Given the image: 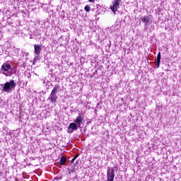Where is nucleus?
<instances>
[{
  "instance_id": "f03ea898",
  "label": "nucleus",
  "mask_w": 181,
  "mask_h": 181,
  "mask_svg": "<svg viewBox=\"0 0 181 181\" xmlns=\"http://www.w3.org/2000/svg\"><path fill=\"white\" fill-rule=\"evenodd\" d=\"M3 86L2 91H5V93H11V91H12V90L16 87V83H15V81L11 80L9 82H6Z\"/></svg>"
},
{
  "instance_id": "2eb2a0df",
  "label": "nucleus",
  "mask_w": 181,
  "mask_h": 181,
  "mask_svg": "<svg viewBox=\"0 0 181 181\" xmlns=\"http://www.w3.org/2000/svg\"><path fill=\"white\" fill-rule=\"evenodd\" d=\"M77 158H78V154H77L76 156H75L72 160H71V163H74V160H76V159H77Z\"/></svg>"
},
{
  "instance_id": "f257e3e1",
  "label": "nucleus",
  "mask_w": 181,
  "mask_h": 181,
  "mask_svg": "<svg viewBox=\"0 0 181 181\" xmlns=\"http://www.w3.org/2000/svg\"><path fill=\"white\" fill-rule=\"evenodd\" d=\"M0 73L6 76V77H11L14 73H16V69L12 67V62L11 61H7L2 64Z\"/></svg>"
},
{
  "instance_id": "6e6552de",
  "label": "nucleus",
  "mask_w": 181,
  "mask_h": 181,
  "mask_svg": "<svg viewBox=\"0 0 181 181\" xmlns=\"http://www.w3.org/2000/svg\"><path fill=\"white\" fill-rule=\"evenodd\" d=\"M141 22L145 24V26L148 25V23H151L152 21H151V16H144L141 18Z\"/></svg>"
},
{
  "instance_id": "dca6fc26",
  "label": "nucleus",
  "mask_w": 181,
  "mask_h": 181,
  "mask_svg": "<svg viewBox=\"0 0 181 181\" xmlns=\"http://www.w3.org/2000/svg\"><path fill=\"white\" fill-rule=\"evenodd\" d=\"M62 177H56L54 179V180H57V181H58V180H62Z\"/></svg>"
},
{
  "instance_id": "ddd939ff",
  "label": "nucleus",
  "mask_w": 181,
  "mask_h": 181,
  "mask_svg": "<svg viewBox=\"0 0 181 181\" xmlns=\"http://www.w3.org/2000/svg\"><path fill=\"white\" fill-rule=\"evenodd\" d=\"M90 9H91V7H90V6L88 5L86 6L84 8V10L86 11V12H90Z\"/></svg>"
},
{
  "instance_id": "9d476101",
  "label": "nucleus",
  "mask_w": 181,
  "mask_h": 181,
  "mask_svg": "<svg viewBox=\"0 0 181 181\" xmlns=\"http://www.w3.org/2000/svg\"><path fill=\"white\" fill-rule=\"evenodd\" d=\"M160 59H161L160 52H158L157 55V58L156 59V66L158 69H159V66H160Z\"/></svg>"
},
{
  "instance_id": "39448f33",
  "label": "nucleus",
  "mask_w": 181,
  "mask_h": 181,
  "mask_svg": "<svg viewBox=\"0 0 181 181\" xmlns=\"http://www.w3.org/2000/svg\"><path fill=\"white\" fill-rule=\"evenodd\" d=\"M78 128L79 127L74 122H71L68 127L67 132L68 134H73V132H74V131H77Z\"/></svg>"
},
{
  "instance_id": "7ed1b4c3",
  "label": "nucleus",
  "mask_w": 181,
  "mask_h": 181,
  "mask_svg": "<svg viewBox=\"0 0 181 181\" xmlns=\"http://www.w3.org/2000/svg\"><path fill=\"white\" fill-rule=\"evenodd\" d=\"M107 181H114V177H115V172L114 171L113 168L107 167Z\"/></svg>"
},
{
  "instance_id": "4468645a",
  "label": "nucleus",
  "mask_w": 181,
  "mask_h": 181,
  "mask_svg": "<svg viewBox=\"0 0 181 181\" xmlns=\"http://www.w3.org/2000/svg\"><path fill=\"white\" fill-rule=\"evenodd\" d=\"M40 55H35V57H34V59H33V63L37 62V60H39V57H40Z\"/></svg>"
},
{
  "instance_id": "f3484780",
  "label": "nucleus",
  "mask_w": 181,
  "mask_h": 181,
  "mask_svg": "<svg viewBox=\"0 0 181 181\" xmlns=\"http://www.w3.org/2000/svg\"><path fill=\"white\" fill-rule=\"evenodd\" d=\"M89 2L94 4V2H95V0H88Z\"/></svg>"
},
{
  "instance_id": "9b49d317",
  "label": "nucleus",
  "mask_w": 181,
  "mask_h": 181,
  "mask_svg": "<svg viewBox=\"0 0 181 181\" xmlns=\"http://www.w3.org/2000/svg\"><path fill=\"white\" fill-rule=\"evenodd\" d=\"M59 90H60V86L59 85H56V86H54L51 93L52 94H58Z\"/></svg>"
},
{
  "instance_id": "0eeeda50",
  "label": "nucleus",
  "mask_w": 181,
  "mask_h": 181,
  "mask_svg": "<svg viewBox=\"0 0 181 181\" xmlns=\"http://www.w3.org/2000/svg\"><path fill=\"white\" fill-rule=\"evenodd\" d=\"M40 52H42V45H34V54L35 56H40Z\"/></svg>"
},
{
  "instance_id": "20e7f679",
  "label": "nucleus",
  "mask_w": 181,
  "mask_h": 181,
  "mask_svg": "<svg viewBox=\"0 0 181 181\" xmlns=\"http://www.w3.org/2000/svg\"><path fill=\"white\" fill-rule=\"evenodd\" d=\"M120 4L121 0H115L112 1V5L110 6V9L113 12V13H115V12L118 11Z\"/></svg>"
},
{
  "instance_id": "f8f14e48",
  "label": "nucleus",
  "mask_w": 181,
  "mask_h": 181,
  "mask_svg": "<svg viewBox=\"0 0 181 181\" xmlns=\"http://www.w3.org/2000/svg\"><path fill=\"white\" fill-rule=\"evenodd\" d=\"M66 162H67V158L64 156H62L59 160L60 165L64 166V165H66Z\"/></svg>"
},
{
  "instance_id": "423d86ee",
  "label": "nucleus",
  "mask_w": 181,
  "mask_h": 181,
  "mask_svg": "<svg viewBox=\"0 0 181 181\" xmlns=\"http://www.w3.org/2000/svg\"><path fill=\"white\" fill-rule=\"evenodd\" d=\"M84 122V117L79 115L76 119L74 120V123L80 128L81 127V124Z\"/></svg>"
},
{
  "instance_id": "1a4fd4ad",
  "label": "nucleus",
  "mask_w": 181,
  "mask_h": 181,
  "mask_svg": "<svg viewBox=\"0 0 181 181\" xmlns=\"http://www.w3.org/2000/svg\"><path fill=\"white\" fill-rule=\"evenodd\" d=\"M57 95L56 93H50L49 97L48 98V100H50L51 103L52 104H54L57 101Z\"/></svg>"
}]
</instances>
